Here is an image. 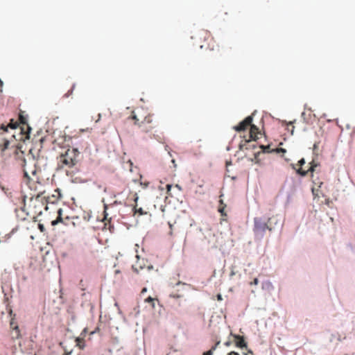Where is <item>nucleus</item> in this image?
Returning a JSON list of instances; mask_svg holds the SVG:
<instances>
[{"label":"nucleus","instance_id":"20","mask_svg":"<svg viewBox=\"0 0 355 355\" xmlns=\"http://www.w3.org/2000/svg\"><path fill=\"white\" fill-rule=\"evenodd\" d=\"M225 207L226 205L218 207V211L221 214L222 216H226V213L225 212Z\"/></svg>","mask_w":355,"mask_h":355},{"label":"nucleus","instance_id":"15","mask_svg":"<svg viewBox=\"0 0 355 355\" xmlns=\"http://www.w3.org/2000/svg\"><path fill=\"white\" fill-rule=\"evenodd\" d=\"M54 192L55 193L52 195V198H53L54 199L53 200L49 201L52 203H54L55 202L58 201L61 198V194L59 189H55ZM49 200H50V198Z\"/></svg>","mask_w":355,"mask_h":355},{"label":"nucleus","instance_id":"24","mask_svg":"<svg viewBox=\"0 0 355 355\" xmlns=\"http://www.w3.org/2000/svg\"><path fill=\"white\" fill-rule=\"evenodd\" d=\"M135 212L139 213L140 215H143L144 214V211H143V209L141 208H139V209L135 208Z\"/></svg>","mask_w":355,"mask_h":355},{"label":"nucleus","instance_id":"29","mask_svg":"<svg viewBox=\"0 0 355 355\" xmlns=\"http://www.w3.org/2000/svg\"><path fill=\"white\" fill-rule=\"evenodd\" d=\"M219 202H220V205L219 206L226 205L225 204H224L223 200H221V199L219 200Z\"/></svg>","mask_w":355,"mask_h":355},{"label":"nucleus","instance_id":"25","mask_svg":"<svg viewBox=\"0 0 355 355\" xmlns=\"http://www.w3.org/2000/svg\"><path fill=\"white\" fill-rule=\"evenodd\" d=\"M259 284V279L257 278H254L253 282L250 283L251 285H257Z\"/></svg>","mask_w":355,"mask_h":355},{"label":"nucleus","instance_id":"37","mask_svg":"<svg viewBox=\"0 0 355 355\" xmlns=\"http://www.w3.org/2000/svg\"><path fill=\"white\" fill-rule=\"evenodd\" d=\"M64 355H69V354H68V353H66V354H64Z\"/></svg>","mask_w":355,"mask_h":355},{"label":"nucleus","instance_id":"32","mask_svg":"<svg viewBox=\"0 0 355 355\" xmlns=\"http://www.w3.org/2000/svg\"><path fill=\"white\" fill-rule=\"evenodd\" d=\"M293 129H294V126L292 125V130H291V134L293 135Z\"/></svg>","mask_w":355,"mask_h":355},{"label":"nucleus","instance_id":"34","mask_svg":"<svg viewBox=\"0 0 355 355\" xmlns=\"http://www.w3.org/2000/svg\"><path fill=\"white\" fill-rule=\"evenodd\" d=\"M200 48H203L205 46V45L204 44H200Z\"/></svg>","mask_w":355,"mask_h":355},{"label":"nucleus","instance_id":"19","mask_svg":"<svg viewBox=\"0 0 355 355\" xmlns=\"http://www.w3.org/2000/svg\"><path fill=\"white\" fill-rule=\"evenodd\" d=\"M155 298H153L151 297H148L146 299H145V302L150 303L153 308H155Z\"/></svg>","mask_w":355,"mask_h":355},{"label":"nucleus","instance_id":"9","mask_svg":"<svg viewBox=\"0 0 355 355\" xmlns=\"http://www.w3.org/2000/svg\"><path fill=\"white\" fill-rule=\"evenodd\" d=\"M19 126V124L17 121H15L14 119H10L9 123L8 125H4L3 123L0 126V130L2 132L0 133L1 137H3V134L8 132V129L10 128L12 130H15Z\"/></svg>","mask_w":355,"mask_h":355},{"label":"nucleus","instance_id":"7","mask_svg":"<svg viewBox=\"0 0 355 355\" xmlns=\"http://www.w3.org/2000/svg\"><path fill=\"white\" fill-rule=\"evenodd\" d=\"M310 165H311L310 167L307 170H304V169H302V168H297L295 165L293 164H291V166H292L293 169L296 171V173L298 175L304 177V176H306L309 172L313 173L315 171V168L318 166V164L317 163H315L314 161H312L310 163Z\"/></svg>","mask_w":355,"mask_h":355},{"label":"nucleus","instance_id":"3","mask_svg":"<svg viewBox=\"0 0 355 355\" xmlns=\"http://www.w3.org/2000/svg\"><path fill=\"white\" fill-rule=\"evenodd\" d=\"M130 118L134 120L135 125L144 133L153 132L159 124L155 114L142 107L133 110Z\"/></svg>","mask_w":355,"mask_h":355},{"label":"nucleus","instance_id":"13","mask_svg":"<svg viewBox=\"0 0 355 355\" xmlns=\"http://www.w3.org/2000/svg\"><path fill=\"white\" fill-rule=\"evenodd\" d=\"M268 225L269 230L271 231L279 223V219L277 216H272L268 219Z\"/></svg>","mask_w":355,"mask_h":355},{"label":"nucleus","instance_id":"8","mask_svg":"<svg viewBox=\"0 0 355 355\" xmlns=\"http://www.w3.org/2000/svg\"><path fill=\"white\" fill-rule=\"evenodd\" d=\"M252 116H248L243 121L239 123V125L234 127L236 132H241L245 130L252 123Z\"/></svg>","mask_w":355,"mask_h":355},{"label":"nucleus","instance_id":"14","mask_svg":"<svg viewBox=\"0 0 355 355\" xmlns=\"http://www.w3.org/2000/svg\"><path fill=\"white\" fill-rule=\"evenodd\" d=\"M198 35L200 38H203L205 41H211L213 38L211 36V34L206 31H201L198 33Z\"/></svg>","mask_w":355,"mask_h":355},{"label":"nucleus","instance_id":"30","mask_svg":"<svg viewBox=\"0 0 355 355\" xmlns=\"http://www.w3.org/2000/svg\"><path fill=\"white\" fill-rule=\"evenodd\" d=\"M248 353L249 354H251V355H254L252 352L251 350H248ZM245 355H248V354H245Z\"/></svg>","mask_w":355,"mask_h":355},{"label":"nucleus","instance_id":"5","mask_svg":"<svg viewBox=\"0 0 355 355\" xmlns=\"http://www.w3.org/2000/svg\"><path fill=\"white\" fill-rule=\"evenodd\" d=\"M19 121L20 124L19 139L26 141L30 139L31 128L28 124L27 117L24 115L23 112H20L19 114Z\"/></svg>","mask_w":355,"mask_h":355},{"label":"nucleus","instance_id":"1","mask_svg":"<svg viewBox=\"0 0 355 355\" xmlns=\"http://www.w3.org/2000/svg\"><path fill=\"white\" fill-rule=\"evenodd\" d=\"M42 171L33 165H29L24 168L23 182L33 192L28 204H24V209L27 215L33 219L40 216L44 210L47 209L49 197L44 196L46 191L44 184L40 182Z\"/></svg>","mask_w":355,"mask_h":355},{"label":"nucleus","instance_id":"11","mask_svg":"<svg viewBox=\"0 0 355 355\" xmlns=\"http://www.w3.org/2000/svg\"><path fill=\"white\" fill-rule=\"evenodd\" d=\"M250 128V137L251 139L256 141L257 139H258L257 135L260 134V132L259 131V128L251 123V125L249 126Z\"/></svg>","mask_w":355,"mask_h":355},{"label":"nucleus","instance_id":"31","mask_svg":"<svg viewBox=\"0 0 355 355\" xmlns=\"http://www.w3.org/2000/svg\"><path fill=\"white\" fill-rule=\"evenodd\" d=\"M146 288H144L142 289V291H141V293H144V292H146Z\"/></svg>","mask_w":355,"mask_h":355},{"label":"nucleus","instance_id":"6","mask_svg":"<svg viewBox=\"0 0 355 355\" xmlns=\"http://www.w3.org/2000/svg\"><path fill=\"white\" fill-rule=\"evenodd\" d=\"M266 230H269L268 223L263 222L259 218L254 219V231L256 234L262 236Z\"/></svg>","mask_w":355,"mask_h":355},{"label":"nucleus","instance_id":"10","mask_svg":"<svg viewBox=\"0 0 355 355\" xmlns=\"http://www.w3.org/2000/svg\"><path fill=\"white\" fill-rule=\"evenodd\" d=\"M234 337L235 338V345L236 347L240 348L247 347V343L245 341L243 336L234 335Z\"/></svg>","mask_w":355,"mask_h":355},{"label":"nucleus","instance_id":"26","mask_svg":"<svg viewBox=\"0 0 355 355\" xmlns=\"http://www.w3.org/2000/svg\"><path fill=\"white\" fill-rule=\"evenodd\" d=\"M171 187H172V186H171V184H167V185H166L167 193H168V194H169V192H170V191H171Z\"/></svg>","mask_w":355,"mask_h":355},{"label":"nucleus","instance_id":"17","mask_svg":"<svg viewBox=\"0 0 355 355\" xmlns=\"http://www.w3.org/2000/svg\"><path fill=\"white\" fill-rule=\"evenodd\" d=\"M220 342H218L215 344L214 346H213L209 350L205 352L203 355H213L214 352L216 350L217 346L219 345Z\"/></svg>","mask_w":355,"mask_h":355},{"label":"nucleus","instance_id":"12","mask_svg":"<svg viewBox=\"0 0 355 355\" xmlns=\"http://www.w3.org/2000/svg\"><path fill=\"white\" fill-rule=\"evenodd\" d=\"M255 146V144L252 143L251 140H245L239 144V149L241 150H245L250 148L254 149Z\"/></svg>","mask_w":355,"mask_h":355},{"label":"nucleus","instance_id":"23","mask_svg":"<svg viewBox=\"0 0 355 355\" xmlns=\"http://www.w3.org/2000/svg\"><path fill=\"white\" fill-rule=\"evenodd\" d=\"M275 151H276L277 153H285L286 152V149H284V148H277V149L275 150Z\"/></svg>","mask_w":355,"mask_h":355},{"label":"nucleus","instance_id":"21","mask_svg":"<svg viewBox=\"0 0 355 355\" xmlns=\"http://www.w3.org/2000/svg\"><path fill=\"white\" fill-rule=\"evenodd\" d=\"M260 148H261L263 149V151L264 153H266V152H267V153L270 152V150H269V149H270V146H269V145H268V146H263V145H261V146H260Z\"/></svg>","mask_w":355,"mask_h":355},{"label":"nucleus","instance_id":"16","mask_svg":"<svg viewBox=\"0 0 355 355\" xmlns=\"http://www.w3.org/2000/svg\"><path fill=\"white\" fill-rule=\"evenodd\" d=\"M118 204H121V202H118L116 200H115L113 203H111L110 205H107V204H104V214H105V219L107 218V210L110 208V207H112L114 205H118Z\"/></svg>","mask_w":355,"mask_h":355},{"label":"nucleus","instance_id":"28","mask_svg":"<svg viewBox=\"0 0 355 355\" xmlns=\"http://www.w3.org/2000/svg\"><path fill=\"white\" fill-rule=\"evenodd\" d=\"M14 329L16 330V331L17 332V336L18 337L19 336V329L18 326H15L14 327Z\"/></svg>","mask_w":355,"mask_h":355},{"label":"nucleus","instance_id":"2","mask_svg":"<svg viewBox=\"0 0 355 355\" xmlns=\"http://www.w3.org/2000/svg\"><path fill=\"white\" fill-rule=\"evenodd\" d=\"M26 141L19 140V137L16 138L15 133L10 135V137H3L0 138V150L1 153H3L6 150L12 149V153L16 159L21 161V166L23 168V172L24 173L25 167L29 165H33L35 168H37L34 160L28 162L24 158V152L22 150L23 144L21 142ZM24 175L23 176V178Z\"/></svg>","mask_w":355,"mask_h":355},{"label":"nucleus","instance_id":"36","mask_svg":"<svg viewBox=\"0 0 355 355\" xmlns=\"http://www.w3.org/2000/svg\"><path fill=\"white\" fill-rule=\"evenodd\" d=\"M218 299H219V300H220V299H221V297H220V295L218 296Z\"/></svg>","mask_w":355,"mask_h":355},{"label":"nucleus","instance_id":"35","mask_svg":"<svg viewBox=\"0 0 355 355\" xmlns=\"http://www.w3.org/2000/svg\"><path fill=\"white\" fill-rule=\"evenodd\" d=\"M40 227L42 230V228H43L42 225H40Z\"/></svg>","mask_w":355,"mask_h":355},{"label":"nucleus","instance_id":"22","mask_svg":"<svg viewBox=\"0 0 355 355\" xmlns=\"http://www.w3.org/2000/svg\"><path fill=\"white\" fill-rule=\"evenodd\" d=\"M305 164V160L304 158H302L300 160L298 161L297 165L300 166V168H302V166ZM295 166H297V164H295Z\"/></svg>","mask_w":355,"mask_h":355},{"label":"nucleus","instance_id":"27","mask_svg":"<svg viewBox=\"0 0 355 355\" xmlns=\"http://www.w3.org/2000/svg\"><path fill=\"white\" fill-rule=\"evenodd\" d=\"M227 355H240V354L236 352H231L228 353Z\"/></svg>","mask_w":355,"mask_h":355},{"label":"nucleus","instance_id":"33","mask_svg":"<svg viewBox=\"0 0 355 355\" xmlns=\"http://www.w3.org/2000/svg\"><path fill=\"white\" fill-rule=\"evenodd\" d=\"M225 345H227V346L230 345V342L225 343Z\"/></svg>","mask_w":355,"mask_h":355},{"label":"nucleus","instance_id":"18","mask_svg":"<svg viewBox=\"0 0 355 355\" xmlns=\"http://www.w3.org/2000/svg\"><path fill=\"white\" fill-rule=\"evenodd\" d=\"M76 342L77 346H78L80 349L84 348L85 344H84L83 339L78 338H76Z\"/></svg>","mask_w":355,"mask_h":355},{"label":"nucleus","instance_id":"4","mask_svg":"<svg viewBox=\"0 0 355 355\" xmlns=\"http://www.w3.org/2000/svg\"><path fill=\"white\" fill-rule=\"evenodd\" d=\"M79 155L77 148H68L58 157V167L60 169L73 168L78 162Z\"/></svg>","mask_w":355,"mask_h":355}]
</instances>
